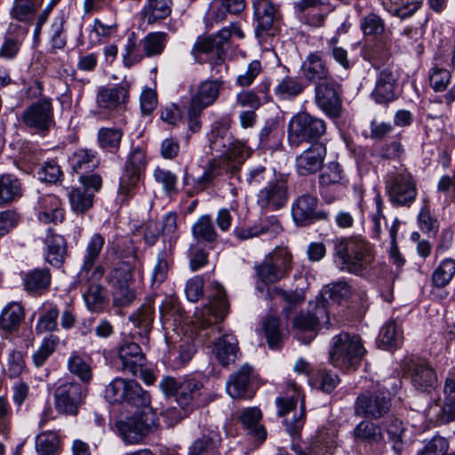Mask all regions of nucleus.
Instances as JSON below:
<instances>
[{
	"label": "nucleus",
	"mask_w": 455,
	"mask_h": 455,
	"mask_svg": "<svg viewBox=\"0 0 455 455\" xmlns=\"http://www.w3.org/2000/svg\"><path fill=\"white\" fill-rule=\"evenodd\" d=\"M51 281L48 269H35L28 272L24 278V285L28 291H38L46 289Z\"/></svg>",
	"instance_id": "obj_55"
},
{
	"label": "nucleus",
	"mask_w": 455,
	"mask_h": 455,
	"mask_svg": "<svg viewBox=\"0 0 455 455\" xmlns=\"http://www.w3.org/2000/svg\"><path fill=\"white\" fill-rule=\"evenodd\" d=\"M105 398L110 403H126L136 408L150 405V395L133 379L116 378L105 388Z\"/></svg>",
	"instance_id": "obj_5"
},
{
	"label": "nucleus",
	"mask_w": 455,
	"mask_h": 455,
	"mask_svg": "<svg viewBox=\"0 0 455 455\" xmlns=\"http://www.w3.org/2000/svg\"><path fill=\"white\" fill-rule=\"evenodd\" d=\"M84 396V390L79 383H63L54 391L55 408L60 413L76 415Z\"/></svg>",
	"instance_id": "obj_14"
},
{
	"label": "nucleus",
	"mask_w": 455,
	"mask_h": 455,
	"mask_svg": "<svg viewBox=\"0 0 455 455\" xmlns=\"http://www.w3.org/2000/svg\"><path fill=\"white\" fill-rule=\"evenodd\" d=\"M130 87L127 80H123L113 87H101L96 97L99 110L104 114H110L124 108L129 100Z\"/></svg>",
	"instance_id": "obj_13"
},
{
	"label": "nucleus",
	"mask_w": 455,
	"mask_h": 455,
	"mask_svg": "<svg viewBox=\"0 0 455 455\" xmlns=\"http://www.w3.org/2000/svg\"><path fill=\"white\" fill-rule=\"evenodd\" d=\"M347 185L348 178L338 162H330L319 175V186L321 188H328L331 186L346 188Z\"/></svg>",
	"instance_id": "obj_34"
},
{
	"label": "nucleus",
	"mask_w": 455,
	"mask_h": 455,
	"mask_svg": "<svg viewBox=\"0 0 455 455\" xmlns=\"http://www.w3.org/2000/svg\"><path fill=\"white\" fill-rule=\"evenodd\" d=\"M212 354L217 361L227 367L237 359L239 347L236 338L231 333H226L212 344Z\"/></svg>",
	"instance_id": "obj_27"
},
{
	"label": "nucleus",
	"mask_w": 455,
	"mask_h": 455,
	"mask_svg": "<svg viewBox=\"0 0 455 455\" xmlns=\"http://www.w3.org/2000/svg\"><path fill=\"white\" fill-rule=\"evenodd\" d=\"M360 28L366 36H379L385 32L386 25L379 15L371 12L360 19Z\"/></svg>",
	"instance_id": "obj_56"
},
{
	"label": "nucleus",
	"mask_w": 455,
	"mask_h": 455,
	"mask_svg": "<svg viewBox=\"0 0 455 455\" xmlns=\"http://www.w3.org/2000/svg\"><path fill=\"white\" fill-rule=\"evenodd\" d=\"M365 352L358 336L343 332L332 338L330 361L337 368L349 370L359 365Z\"/></svg>",
	"instance_id": "obj_4"
},
{
	"label": "nucleus",
	"mask_w": 455,
	"mask_h": 455,
	"mask_svg": "<svg viewBox=\"0 0 455 455\" xmlns=\"http://www.w3.org/2000/svg\"><path fill=\"white\" fill-rule=\"evenodd\" d=\"M330 318L327 301L323 298H316L310 303V309L301 312L292 320V328L299 340L309 343L322 326L329 328Z\"/></svg>",
	"instance_id": "obj_3"
},
{
	"label": "nucleus",
	"mask_w": 455,
	"mask_h": 455,
	"mask_svg": "<svg viewBox=\"0 0 455 455\" xmlns=\"http://www.w3.org/2000/svg\"><path fill=\"white\" fill-rule=\"evenodd\" d=\"M303 76L310 82L327 81L331 73L321 52H309L300 68Z\"/></svg>",
	"instance_id": "obj_26"
},
{
	"label": "nucleus",
	"mask_w": 455,
	"mask_h": 455,
	"mask_svg": "<svg viewBox=\"0 0 455 455\" xmlns=\"http://www.w3.org/2000/svg\"><path fill=\"white\" fill-rule=\"evenodd\" d=\"M455 276V259H443L434 269L431 275L432 285L441 289L446 287Z\"/></svg>",
	"instance_id": "obj_41"
},
{
	"label": "nucleus",
	"mask_w": 455,
	"mask_h": 455,
	"mask_svg": "<svg viewBox=\"0 0 455 455\" xmlns=\"http://www.w3.org/2000/svg\"><path fill=\"white\" fill-rule=\"evenodd\" d=\"M44 255L45 260L53 267H60L67 255V243L65 238L48 228L44 238Z\"/></svg>",
	"instance_id": "obj_24"
},
{
	"label": "nucleus",
	"mask_w": 455,
	"mask_h": 455,
	"mask_svg": "<svg viewBox=\"0 0 455 455\" xmlns=\"http://www.w3.org/2000/svg\"><path fill=\"white\" fill-rule=\"evenodd\" d=\"M171 263L172 252L170 249L164 248L157 253L156 261L151 274L152 287L157 288L166 280Z\"/></svg>",
	"instance_id": "obj_42"
},
{
	"label": "nucleus",
	"mask_w": 455,
	"mask_h": 455,
	"mask_svg": "<svg viewBox=\"0 0 455 455\" xmlns=\"http://www.w3.org/2000/svg\"><path fill=\"white\" fill-rule=\"evenodd\" d=\"M41 4L36 0H14L11 16L20 21H29Z\"/></svg>",
	"instance_id": "obj_53"
},
{
	"label": "nucleus",
	"mask_w": 455,
	"mask_h": 455,
	"mask_svg": "<svg viewBox=\"0 0 455 455\" xmlns=\"http://www.w3.org/2000/svg\"><path fill=\"white\" fill-rule=\"evenodd\" d=\"M304 88L299 78L286 76L276 84L274 92L281 100H291L299 96Z\"/></svg>",
	"instance_id": "obj_45"
},
{
	"label": "nucleus",
	"mask_w": 455,
	"mask_h": 455,
	"mask_svg": "<svg viewBox=\"0 0 455 455\" xmlns=\"http://www.w3.org/2000/svg\"><path fill=\"white\" fill-rule=\"evenodd\" d=\"M355 439L369 443H379L383 441L381 428L370 420H363L355 426L353 431Z\"/></svg>",
	"instance_id": "obj_46"
},
{
	"label": "nucleus",
	"mask_w": 455,
	"mask_h": 455,
	"mask_svg": "<svg viewBox=\"0 0 455 455\" xmlns=\"http://www.w3.org/2000/svg\"><path fill=\"white\" fill-rule=\"evenodd\" d=\"M386 191L390 203L396 207H411L418 195L416 182L405 170L387 176Z\"/></svg>",
	"instance_id": "obj_8"
},
{
	"label": "nucleus",
	"mask_w": 455,
	"mask_h": 455,
	"mask_svg": "<svg viewBox=\"0 0 455 455\" xmlns=\"http://www.w3.org/2000/svg\"><path fill=\"white\" fill-rule=\"evenodd\" d=\"M107 281L111 287L131 285L133 282L132 266L127 262H119L110 270Z\"/></svg>",
	"instance_id": "obj_49"
},
{
	"label": "nucleus",
	"mask_w": 455,
	"mask_h": 455,
	"mask_svg": "<svg viewBox=\"0 0 455 455\" xmlns=\"http://www.w3.org/2000/svg\"><path fill=\"white\" fill-rule=\"evenodd\" d=\"M232 136L228 134V128L221 124H216L209 135V148L211 153H220L221 156L227 150L232 141Z\"/></svg>",
	"instance_id": "obj_47"
},
{
	"label": "nucleus",
	"mask_w": 455,
	"mask_h": 455,
	"mask_svg": "<svg viewBox=\"0 0 455 455\" xmlns=\"http://www.w3.org/2000/svg\"><path fill=\"white\" fill-rule=\"evenodd\" d=\"M252 368L248 364L243 365L231 374L227 380L226 389L232 398H244L251 380Z\"/></svg>",
	"instance_id": "obj_30"
},
{
	"label": "nucleus",
	"mask_w": 455,
	"mask_h": 455,
	"mask_svg": "<svg viewBox=\"0 0 455 455\" xmlns=\"http://www.w3.org/2000/svg\"><path fill=\"white\" fill-rule=\"evenodd\" d=\"M37 218L45 224L61 223L64 220V209L60 200L54 195H43L38 199Z\"/></svg>",
	"instance_id": "obj_28"
},
{
	"label": "nucleus",
	"mask_w": 455,
	"mask_h": 455,
	"mask_svg": "<svg viewBox=\"0 0 455 455\" xmlns=\"http://www.w3.org/2000/svg\"><path fill=\"white\" fill-rule=\"evenodd\" d=\"M288 202V189L282 180L268 181L257 194V204L265 212L282 209Z\"/></svg>",
	"instance_id": "obj_16"
},
{
	"label": "nucleus",
	"mask_w": 455,
	"mask_h": 455,
	"mask_svg": "<svg viewBox=\"0 0 455 455\" xmlns=\"http://www.w3.org/2000/svg\"><path fill=\"white\" fill-rule=\"evenodd\" d=\"M123 138V132L118 128L102 127L98 131L99 146L109 152L118 150Z\"/></svg>",
	"instance_id": "obj_50"
},
{
	"label": "nucleus",
	"mask_w": 455,
	"mask_h": 455,
	"mask_svg": "<svg viewBox=\"0 0 455 455\" xmlns=\"http://www.w3.org/2000/svg\"><path fill=\"white\" fill-rule=\"evenodd\" d=\"M228 304L226 299L224 288L215 285V293L213 299L209 305L204 306L198 316L197 323L200 329H206L220 322L228 313Z\"/></svg>",
	"instance_id": "obj_19"
},
{
	"label": "nucleus",
	"mask_w": 455,
	"mask_h": 455,
	"mask_svg": "<svg viewBox=\"0 0 455 455\" xmlns=\"http://www.w3.org/2000/svg\"><path fill=\"white\" fill-rule=\"evenodd\" d=\"M155 308L151 302L143 304L132 315L129 320L140 330L138 335L146 340L148 339L149 332L154 321Z\"/></svg>",
	"instance_id": "obj_32"
},
{
	"label": "nucleus",
	"mask_w": 455,
	"mask_h": 455,
	"mask_svg": "<svg viewBox=\"0 0 455 455\" xmlns=\"http://www.w3.org/2000/svg\"><path fill=\"white\" fill-rule=\"evenodd\" d=\"M176 401L183 409H193L209 403L203 384L190 375L181 381Z\"/></svg>",
	"instance_id": "obj_18"
},
{
	"label": "nucleus",
	"mask_w": 455,
	"mask_h": 455,
	"mask_svg": "<svg viewBox=\"0 0 455 455\" xmlns=\"http://www.w3.org/2000/svg\"><path fill=\"white\" fill-rule=\"evenodd\" d=\"M351 293V286L345 281H339L325 286L320 298L339 302L341 299L349 298Z\"/></svg>",
	"instance_id": "obj_62"
},
{
	"label": "nucleus",
	"mask_w": 455,
	"mask_h": 455,
	"mask_svg": "<svg viewBox=\"0 0 455 455\" xmlns=\"http://www.w3.org/2000/svg\"><path fill=\"white\" fill-rule=\"evenodd\" d=\"M122 57L124 67L128 68L138 64L146 57L140 40H138L134 32L129 35Z\"/></svg>",
	"instance_id": "obj_44"
},
{
	"label": "nucleus",
	"mask_w": 455,
	"mask_h": 455,
	"mask_svg": "<svg viewBox=\"0 0 455 455\" xmlns=\"http://www.w3.org/2000/svg\"><path fill=\"white\" fill-rule=\"evenodd\" d=\"M64 17L59 15L54 18L49 35V42L51 44V52H55L57 50L63 49L67 44V36L64 31Z\"/></svg>",
	"instance_id": "obj_57"
},
{
	"label": "nucleus",
	"mask_w": 455,
	"mask_h": 455,
	"mask_svg": "<svg viewBox=\"0 0 455 455\" xmlns=\"http://www.w3.org/2000/svg\"><path fill=\"white\" fill-rule=\"evenodd\" d=\"M147 165L146 151L136 147L132 148L125 162L123 175L120 178L119 192L130 196L137 187Z\"/></svg>",
	"instance_id": "obj_10"
},
{
	"label": "nucleus",
	"mask_w": 455,
	"mask_h": 455,
	"mask_svg": "<svg viewBox=\"0 0 455 455\" xmlns=\"http://www.w3.org/2000/svg\"><path fill=\"white\" fill-rule=\"evenodd\" d=\"M21 121L28 128L44 134L54 124L52 103L47 100H40L31 104L23 111Z\"/></svg>",
	"instance_id": "obj_11"
},
{
	"label": "nucleus",
	"mask_w": 455,
	"mask_h": 455,
	"mask_svg": "<svg viewBox=\"0 0 455 455\" xmlns=\"http://www.w3.org/2000/svg\"><path fill=\"white\" fill-rule=\"evenodd\" d=\"M326 132L325 122L318 117L302 112L294 116L288 128V141L297 148L303 142L320 139Z\"/></svg>",
	"instance_id": "obj_7"
},
{
	"label": "nucleus",
	"mask_w": 455,
	"mask_h": 455,
	"mask_svg": "<svg viewBox=\"0 0 455 455\" xmlns=\"http://www.w3.org/2000/svg\"><path fill=\"white\" fill-rule=\"evenodd\" d=\"M443 395V411L451 419H455V368L449 371L445 379Z\"/></svg>",
	"instance_id": "obj_58"
},
{
	"label": "nucleus",
	"mask_w": 455,
	"mask_h": 455,
	"mask_svg": "<svg viewBox=\"0 0 455 455\" xmlns=\"http://www.w3.org/2000/svg\"><path fill=\"white\" fill-rule=\"evenodd\" d=\"M223 82L220 79L202 82L191 98L190 104L204 109L213 104L220 95Z\"/></svg>",
	"instance_id": "obj_31"
},
{
	"label": "nucleus",
	"mask_w": 455,
	"mask_h": 455,
	"mask_svg": "<svg viewBox=\"0 0 455 455\" xmlns=\"http://www.w3.org/2000/svg\"><path fill=\"white\" fill-rule=\"evenodd\" d=\"M250 155L251 149L245 145V142L233 137L227 150L220 156L218 163L219 170L235 174Z\"/></svg>",
	"instance_id": "obj_20"
},
{
	"label": "nucleus",
	"mask_w": 455,
	"mask_h": 455,
	"mask_svg": "<svg viewBox=\"0 0 455 455\" xmlns=\"http://www.w3.org/2000/svg\"><path fill=\"white\" fill-rule=\"evenodd\" d=\"M22 196L20 180L12 174L0 176V206L11 204Z\"/></svg>",
	"instance_id": "obj_39"
},
{
	"label": "nucleus",
	"mask_w": 455,
	"mask_h": 455,
	"mask_svg": "<svg viewBox=\"0 0 455 455\" xmlns=\"http://www.w3.org/2000/svg\"><path fill=\"white\" fill-rule=\"evenodd\" d=\"M105 244V239L100 234H93L85 247L79 276L88 278V287L83 294L87 308L92 312H102L107 303L106 289L98 282L105 274L104 267H94Z\"/></svg>",
	"instance_id": "obj_1"
},
{
	"label": "nucleus",
	"mask_w": 455,
	"mask_h": 455,
	"mask_svg": "<svg viewBox=\"0 0 455 455\" xmlns=\"http://www.w3.org/2000/svg\"><path fill=\"white\" fill-rule=\"evenodd\" d=\"M385 428L389 440L393 443V450L397 454L401 455L403 448L402 436L404 432L402 421L396 418H390L386 421Z\"/></svg>",
	"instance_id": "obj_61"
},
{
	"label": "nucleus",
	"mask_w": 455,
	"mask_h": 455,
	"mask_svg": "<svg viewBox=\"0 0 455 455\" xmlns=\"http://www.w3.org/2000/svg\"><path fill=\"white\" fill-rule=\"evenodd\" d=\"M380 341L388 347H397L402 344L403 331L395 322H389L382 327Z\"/></svg>",
	"instance_id": "obj_64"
},
{
	"label": "nucleus",
	"mask_w": 455,
	"mask_h": 455,
	"mask_svg": "<svg viewBox=\"0 0 455 455\" xmlns=\"http://www.w3.org/2000/svg\"><path fill=\"white\" fill-rule=\"evenodd\" d=\"M326 154L327 149L323 143L311 144L296 157V172L300 176L316 173L323 168Z\"/></svg>",
	"instance_id": "obj_17"
},
{
	"label": "nucleus",
	"mask_w": 455,
	"mask_h": 455,
	"mask_svg": "<svg viewBox=\"0 0 455 455\" xmlns=\"http://www.w3.org/2000/svg\"><path fill=\"white\" fill-rule=\"evenodd\" d=\"M221 438L218 432L208 430L192 444L189 455H220Z\"/></svg>",
	"instance_id": "obj_33"
},
{
	"label": "nucleus",
	"mask_w": 455,
	"mask_h": 455,
	"mask_svg": "<svg viewBox=\"0 0 455 455\" xmlns=\"http://www.w3.org/2000/svg\"><path fill=\"white\" fill-rule=\"evenodd\" d=\"M219 165H216L215 162L209 164L208 169L202 174V176L195 179L188 173L184 175V183L186 185H193L194 190L199 192L206 188L215 179V177L220 174V171L218 172Z\"/></svg>",
	"instance_id": "obj_54"
},
{
	"label": "nucleus",
	"mask_w": 455,
	"mask_h": 455,
	"mask_svg": "<svg viewBox=\"0 0 455 455\" xmlns=\"http://www.w3.org/2000/svg\"><path fill=\"white\" fill-rule=\"evenodd\" d=\"M191 233L196 243H212L217 240L218 235L210 215H202L192 225Z\"/></svg>",
	"instance_id": "obj_37"
},
{
	"label": "nucleus",
	"mask_w": 455,
	"mask_h": 455,
	"mask_svg": "<svg viewBox=\"0 0 455 455\" xmlns=\"http://www.w3.org/2000/svg\"><path fill=\"white\" fill-rule=\"evenodd\" d=\"M239 419L243 427L247 429L249 435L254 436L260 442L266 439L267 433L263 426L259 424L261 412L258 408L249 407L244 409L241 412Z\"/></svg>",
	"instance_id": "obj_35"
},
{
	"label": "nucleus",
	"mask_w": 455,
	"mask_h": 455,
	"mask_svg": "<svg viewBox=\"0 0 455 455\" xmlns=\"http://www.w3.org/2000/svg\"><path fill=\"white\" fill-rule=\"evenodd\" d=\"M167 41V35L164 32H151L140 40L144 54L150 58L163 52Z\"/></svg>",
	"instance_id": "obj_51"
},
{
	"label": "nucleus",
	"mask_w": 455,
	"mask_h": 455,
	"mask_svg": "<svg viewBox=\"0 0 455 455\" xmlns=\"http://www.w3.org/2000/svg\"><path fill=\"white\" fill-rule=\"evenodd\" d=\"M396 80V76L389 68H385L379 71L375 88L371 92V96L377 103H387L395 99Z\"/></svg>",
	"instance_id": "obj_29"
},
{
	"label": "nucleus",
	"mask_w": 455,
	"mask_h": 455,
	"mask_svg": "<svg viewBox=\"0 0 455 455\" xmlns=\"http://www.w3.org/2000/svg\"><path fill=\"white\" fill-rule=\"evenodd\" d=\"M24 318V310L20 304L11 302L0 314V330L5 332L16 331Z\"/></svg>",
	"instance_id": "obj_36"
},
{
	"label": "nucleus",
	"mask_w": 455,
	"mask_h": 455,
	"mask_svg": "<svg viewBox=\"0 0 455 455\" xmlns=\"http://www.w3.org/2000/svg\"><path fill=\"white\" fill-rule=\"evenodd\" d=\"M339 85L333 79L320 82L315 87V101L317 106L330 117L339 116L341 100Z\"/></svg>",
	"instance_id": "obj_15"
},
{
	"label": "nucleus",
	"mask_w": 455,
	"mask_h": 455,
	"mask_svg": "<svg viewBox=\"0 0 455 455\" xmlns=\"http://www.w3.org/2000/svg\"><path fill=\"white\" fill-rule=\"evenodd\" d=\"M119 369L135 376L143 368L146 357L141 347L135 342H125L117 352Z\"/></svg>",
	"instance_id": "obj_23"
},
{
	"label": "nucleus",
	"mask_w": 455,
	"mask_h": 455,
	"mask_svg": "<svg viewBox=\"0 0 455 455\" xmlns=\"http://www.w3.org/2000/svg\"><path fill=\"white\" fill-rule=\"evenodd\" d=\"M318 199L315 196L304 194L299 196L291 205V216L299 225H306L315 220H323L326 213L317 212Z\"/></svg>",
	"instance_id": "obj_21"
},
{
	"label": "nucleus",
	"mask_w": 455,
	"mask_h": 455,
	"mask_svg": "<svg viewBox=\"0 0 455 455\" xmlns=\"http://www.w3.org/2000/svg\"><path fill=\"white\" fill-rule=\"evenodd\" d=\"M397 41L408 52H415L418 55L423 52L421 35L417 28H405Z\"/></svg>",
	"instance_id": "obj_59"
},
{
	"label": "nucleus",
	"mask_w": 455,
	"mask_h": 455,
	"mask_svg": "<svg viewBox=\"0 0 455 455\" xmlns=\"http://www.w3.org/2000/svg\"><path fill=\"white\" fill-rule=\"evenodd\" d=\"M59 342L60 339L55 335L44 338L32 356L34 364L36 367L44 365L49 356L55 351Z\"/></svg>",
	"instance_id": "obj_60"
},
{
	"label": "nucleus",
	"mask_w": 455,
	"mask_h": 455,
	"mask_svg": "<svg viewBox=\"0 0 455 455\" xmlns=\"http://www.w3.org/2000/svg\"><path fill=\"white\" fill-rule=\"evenodd\" d=\"M394 6L388 8L387 3L384 2L385 8L394 16L401 19L411 17L421 5V0H413L411 2L404 0H389Z\"/></svg>",
	"instance_id": "obj_63"
},
{
	"label": "nucleus",
	"mask_w": 455,
	"mask_h": 455,
	"mask_svg": "<svg viewBox=\"0 0 455 455\" xmlns=\"http://www.w3.org/2000/svg\"><path fill=\"white\" fill-rule=\"evenodd\" d=\"M154 420L148 415L135 413L116 422V427L123 441L127 444H139L153 429Z\"/></svg>",
	"instance_id": "obj_12"
},
{
	"label": "nucleus",
	"mask_w": 455,
	"mask_h": 455,
	"mask_svg": "<svg viewBox=\"0 0 455 455\" xmlns=\"http://www.w3.org/2000/svg\"><path fill=\"white\" fill-rule=\"evenodd\" d=\"M333 257L339 269L360 276L368 272L373 260L371 244L361 236L338 239Z\"/></svg>",
	"instance_id": "obj_2"
},
{
	"label": "nucleus",
	"mask_w": 455,
	"mask_h": 455,
	"mask_svg": "<svg viewBox=\"0 0 455 455\" xmlns=\"http://www.w3.org/2000/svg\"><path fill=\"white\" fill-rule=\"evenodd\" d=\"M253 9L258 22L255 34L258 37H264L274 28L276 8L269 0H255Z\"/></svg>",
	"instance_id": "obj_25"
},
{
	"label": "nucleus",
	"mask_w": 455,
	"mask_h": 455,
	"mask_svg": "<svg viewBox=\"0 0 455 455\" xmlns=\"http://www.w3.org/2000/svg\"><path fill=\"white\" fill-rule=\"evenodd\" d=\"M292 253L286 246H276L256 265L259 278L265 283H274L288 276L292 269Z\"/></svg>",
	"instance_id": "obj_6"
},
{
	"label": "nucleus",
	"mask_w": 455,
	"mask_h": 455,
	"mask_svg": "<svg viewBox=\"0 0 455 455\" xmlns=\"http://www.w3.org/2000/svg\"><path fill=\"white\" fill-rule=\"evenodd\" d=\"M390 395L381 390L365 391L360 394L354 404L355 415L365 419H378L390 411Z\"/></svg>",
	"instance_id": "obj_9"
},
{
	"label": "nucleus",
	"mask_w": 455,
	"mask_h": 455,
	"mask_svg": "<svg viewBox=\"0 0 455 455\" xmlns=\"http://www.w3.org/2000/svg\"><path fill=\"white\" fill-rule=\"evenodd\" d=\"M60 447V441L54 432H43L36 439V450L38 455H56Z\"/></svg>",
	"instance_id": "obj_52"
},
{
	"label": "nucleus",
	"mask_w": 455,
	"mask_h": 455,
	"mask_svg": "<svg viewBox=\"0 0 455 455\" xmlns=\"http://www.w3.org/2000/svg\"><path fill=\"white\" fill-rule=\"evenodd\" d=\"M91 361L89 356L73 352L68 360V369L82 381L89 382L92 378Z\"/></svg>",
	"instance_id": "obj_43"
},
{
	"label": "nucleus",
	"mask_w": 455,
	"mask_h": 455,
	"mask_svg": "<svg viewBox=\"0 0 455 455\" xmlns=\"http://www.w3.org/2000/svg\"><path fill=\"white\" fill-rule=\"evenodd\" d=\"M71 209L76 213H84L92 208L94 194L84 188H73L68 194Z\"/></svg>",
	"instance_id": "obj_48"
},
{
	"label": "nucleus",
	"mask_w": 455,
	"mask_h": 455,
	"mask_svg": "<svg viewBox=\"0 0 455 455\" xmlns=\"http://www.w3.org/2000/svg\"><path fill=\"white\" fill-rule=\"evenodd\" d=\"M71 168L77 173H87L99 164L96 153L89 149H78L69 157Z\"/></svg>",
	"instance_id": "obj_40"
},
{
	"label": "nucleus",
	"mask_w": 455,
	"mask_h": 455,
	"mask_svg": "<svg viewBox=\"0 0 455 455\" xmlns=\"http://www.w3.org/2000/svg\"><path fill=\"white\" fill-rule=\"evenodd\" d=\"M172 0H147L142 9L143 19L153 24L167 18L172 12Z\"/></svg>",
	"instance_id": "obj_38"
},
{
	"label": "nucleus",
	"mask_w": 455,
	"mask_h": 455,
	"mask_svg": "<svg viewBox=\"0 0 455 455\" xmlns=\"http://www.w3.org/2000/svg\"><path fill=\"white\" fill-rule=\"evenodd\" d=\"M411 382L416 390L430 393L437 385V375L433 367L426 361H412L410 367Z\"/></svg>",
	"instance_id": "obj_22"
}]
</instances>
